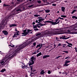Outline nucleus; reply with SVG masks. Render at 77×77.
Here are the masks:
<instances>
[{
    "label": "nucleus",
    "instance_id": "obj_1",
    "mask_svg": "<svg viewBox=\"0 0 77 77\" xmlns=\"http://www.w3.org/2000/svg\"><path fill=\"white\" fill-rule=\"evenodd\" d=\"M30 43L29 42H26L22 44L17 45L15 46L16 48H17L15 50V53H14L11 56H10L12 54H5V56L3 59H2L0 62V66H2V65H5L6 64H8L9 63V61L11 59V58H12L17 55V51H20V50L23 49V48H24L26 45H27L28 44H29Z\"/></svg>",
    "mask_w": 77,
    "mask_h": 77
},
{
    "label": "nucleus",
    "instance_id": "obj_2",
    "mask_svg": "<svg viewBox=\"0 0 77 77\" xmlns=\"http://www.w3.org/2000/svg\"><path fill=\"white\" fill-rule=\"evenodd\" d=\"M63 32H65V29H52L51 30H46L45 31V35H50L51 36L54 35H60L63 34Z\"/></svg>",
    "mask_w": 77,
    "mask_h": 77
},
{
    "label": "nucleus",
    "instance_id": "obj_3",
    "mask_svg": "<svg viewBox=\"0 0 77 77\" xmlns=\"http://www.w3.org/2000/svg\"><path fill=\"white\" fill-rule=\"evenodd\" d=\"M32 30H30V29H29L27 30V29H25L23 31V32L22 33V34L23 35H22V36H26L29 33H32V32H30Z\"/></svg>",
    "mask_w": 77,
    "mask_h": 77
},
{
    "label": "nucleus",
    "instance_id": "obj_4",
    "mask_svg": "<svg viewBox=\"0 0 77 77\" xmlns=\"http://www.w3.org/2000/svg\"><path fill=\"white\" fill-rule=\"evenodd\" d=\"M35 59L36 58L34 57H32L31 59L29 61V66H30V65H33L34 64V61H35Z\"/></svg>",
    "mask_w": 77,
    "mask_h": 77
},
{
    "label": "nucleus",
    "instance_id": "obj_5",
    "mask_svg": "<svg viewBox=\"0 0 77 77\" xmlns=\"http://www.w3.org/2000/svg\"><path fill=\"white\" fill-rule=\"evenodd\" d=\"M19 8L16 10L15 9L14 10V15H16V14H17L18 13L17 12H18V11H23V7H20V6H19Z\"/></svg>",
    "mask_w": 77,
    "mask_h": 77
},
{
    "label": "nucleus",
    "instance_id": "obj_6",
    "mask_svg": "<svg viewBox=\"0 0 77 77\" xmlns=\"http://www.w3.org/2000/svg\"><path fill=\"white\" fill-rule=\"evenodd\" d=\"M6 20V18H5L4 19L2 20L0 25V29H1V27H3L4 26V23L5 22Z\"/></svg>",
    "mask_w": 77,
    "mask_h": 77
},
{
    "label": "nucleus",
    "instance_id": "obj_7",
    "mask_svg": "<svg viewBox=\"0 0 77 77\" xmlns=\"http://www.w3.org/2000/svg\"><path fill=\"white\" fill-rule=\"evenodd\" d=\"M69 62H70V61L66 60L64 62V64L63 65L64 66H69L70 64L68 63H69Z\"/></svg>",
    "mask_w": 77,
    "mask_h": 77
},
{
    "label": "nucleus",
    "instance_id": "obj_8",
    "mask_svg": "<svg viewBox=\"0 0 77 77\" xmlns=\"http://www.w3.org/2000/svg\"><path fill=\"white\" fill-rule=\"evenodd\" d=\"M59 19V18L58 17L57 19L55 20V21H56L54 22L52 21V25H56V24H57V22L58 21Z\"/></svg>",
    "mask_w": 77,
    "mask_h": 77
},
{
    "label": "nucleus",
    "instance_id": "obj_9",
    "mask_svg": "<svg viewBox=\"0 0 77 77\" xmlns=\"http://www.w3.org/2000/svg\"><path fill=\"white\" fill-rule=\"evenodd\" d=\"M2 32L4 35H8V32L6 30H3L2 31Z\"/></svg>",
    "mask_w": 77,
    "mask_h": 77
},
{
    "label": "nucleus",
    "instance_id": "obj_10",
    "mask_svg": "<svg viewBox=\"0 0 77 77\" xmlns=\"http://www.w3.org/2000/svg\"><path fill=\"white\" fill-rule=\"evenodd\" d=\"M27 68V66H25L24 65V63H22V66H21V67L23 69H24V68H26V67Z\"/></svg>",
    "mask_w": 77,
    "mask_h": 77
},
{
    "label": "nucleus",
    "instance_id": "obj_11",
    "mask_svg": "<svg viewBox=\"0 0 77 77\" xmlns=\"http://www.w3.org/2000/svg\"><path fill=\"white\" fill-rule=\"evenodd\" d=\"M44 20L42 19H39L38 20V24H40V23H42V21Z\"/></svg>",
    "mask_w": 77,
    "mask_h": 77
},
{
    "label": "nucleus",
    "instance_id": "obj_12",
    "mask_svg": "<svg viewBox=\"0 0 77 77\" xmlns=\"http://www.w3.org/2000/svg\"><path fill=\"white\" fill-rule=\"evenodd\" d=\"M41 38V36H37L35 38L34 40V41H35L36 40H37V39H38L39 38Z\"/></svg>",
    "mask_w": 77,
    "mask_h": 77
},
{
    "label": "nucleus",
    "instance_id": "obj_13",
    "mask_svg": "<svg viewBox=\"0 0 77 77\" xmlns=\"http://www.w3.org/2000/svg\"><path fill=\"white\" fill-rule=\"evenodd\" d=\"M44 23H51V24L53 25V21L48 20V21H45V22H44Z\"/></svg>",
    "mask_w": 77,
    "mask_h": 77
},
{
    "label": "nucleus",
    "instance_id": "obj_14",
    "mask_svg": "<svg viewBox=\"0 0 77 77\" xmlns=\"http://www.w3.org/2000/svg\"><path fill=\"white\" fill-rule=\"evenodd\" d=\"M17 26V25L16 24H12L9 26L10 27H15Z\"/></svg>",
    "mask_w": 77,
    "mask_h": 77
},
{
    "label": "nucleus",
    "instance_id": "obj_15",
    "mask_svg": "<svg viewBox=\"0 0 77 77\" xmlns=\"http://www.w3.org/2000/svg\"><path fill=\"white\" fill-rule=\"evenodd\" d=\"M65 8L63 7H61V11L62 12H65Z\"/></svg>",
    "mask_w": 77,
    "mask_h": 77
},
{
    "label": "nucleus",
    "instance_id": "obj_16",
    "mask_svg": "<svg viewBox=\"0 0 77 77\" xmlns=\"http://www.w3.org/2000/svg\"><path fill=\"white\" fill-rule=\"evenodd\" d=\"M50 57V55H45L43 57V59H45V58H47V57Z\"/></svg>",
    "mask_w": 77,
    "mask_h": 77
},
{
    "label": "nucleus",
    "instance_id": "obj_17",
    "mask_svg": "<svg viewBox=\"0 0 77 77\" xmlns=\"http://www.w3.org/2000/svg\"><path fill=\"white\" fill-rule=\"evenodd\" d=\"M42 55V53L41 52H40L38 54H37V57H39V56H41Z\"/></svg>",
    "mask_w": 77,
    "mask_h": 77
},
{
    "label": "nucleus",
    "instance_id": "obj_18",
    "mask_svg": "<svg viewBox=\"0 0 77 77\" xmlns=\"http://www.w3.org/2000/svg\"><path fill=\"white\" fill-rule=\"evenodd\" d=\"M44 73H45V72H44V70H43L41 71L40 72V74L43 75L44 74Z\"/></svg>",
    "mask_w": 77,
    "mask_h": 77
},
{
    "label": "nucleus",
    "instance_id": "obj_19",
    "mask_svg": "<svg viewBox=\"0 0 77 77\" xmlns=\"http://www.w3.org/2000/svg\"><path fill=\"white\" fill-rule=\"evenodd\" d=\"M5 71H6V69H2L1 71V72H5Z\"/></svg>",
    "mask_w": 77,
    "mask_h": 77
},
{
    "label": "nucleus",
    "instance_id": "obj_20",
    "mask_svg": "<svg viewBox=\"0 0 77 77\" xmlns=\"http://www.w3.org/2000/svg\"><path fill=\"white\" fill-rule=\"evenodd\" d=\"M45 11L46 13H48V12H50V10H45Z\"/></svg>",
    "mask_w": 77,
    "mask_h": 77
},
{
    "label": "nucleus",
    "instance_id": "obj_21",
    "mask_svg": "<svg viewBox=\"0 0 77 77\" xmlns=\"http://www.w3.org/2000/svg\"><path fill=\"white\" fill-rule=\"evenodd\" d=\"M72 18L73 19H74L75 18V19H77V17L75 16H73L72 17Z\"/></svg>",
    "mask_w": 77,
    "mask_h": 77
},
{
    "label": "nucleus",
    "instance_id": "obj_22",
    "mask_svg": "<svg viewBox=\"0 0 77 77\" xmlns=\"http://www.w3.org/2000/svg\"><path fill=\"white\" fill-rule=\"evenodd\" d=\"M33 66H30V68L31 71H32V70H33Z\"/></svg>",
    "mask_w": 77,
    "mask_h": 77
},
{
    "label": "nucleus",
    "instance_id": "obj_23",
    "mask_svg": "<svg viewBox=\"0 0 77 77\" xmlns=\"http://www.w3.org/2000/svg\"><path fill=\"white\" fill-rule=\"evenodd\" d=\"M15 34L16 36H17L18 35H19V31H18V32L15 33Z\"/></svg>",
    "mask_w": 77,
    "mask_h": 77
},
{
    "label": "nucleus",
    "instance_id": "obj_24",
    "mask_svg": "<svg viewBox=\"0 0 77 77\" xmlns=\"http://www.w3.org/2000/svg\"><path fill=\"white\" fill-rule=\"evenodd\" d=\"M9 46H11V47H15V46H14V45L11 44H10V45H8Z\"/></svg>",
    "mask_w": 77,
    "mask_h": 77
},
{
    "label": "nucleus",
    "instance_id": "obj_25",
    "mask_svg": "<svg viewBox=\"0 0 77 77\" xmlns=\"http://www.w3.org/2000/svg\"><path fill=\"white\" fill-rule=\"evenodd\" d=\"M60 17H63V18H65V17H66V16L64 15H61Z\"/></svg>",
    "mask_w": 77,
    "mask_h": 77
},
{
    "label": "nucleus",
    "instance_id": "obj_26",
    "mask_svg": "<svg viewBox=\"0 0 77 77\" xmlns=\"http://www.w3.org/2000/svg\"><path fill=\"white\" fill-rule=\"evenodd\" d=\"M33 27L34 29H36L37 28V25H33Z\"/></svg>",
    "mask_w": 77,
    "mask_h": 77
},
{
    "label": "nucleus",
    "instance_id": "obj_27",
    "mask_svg": "<svg viewBox=\"0 0 77 77\" xmlns=\"http://www.w3.org/2000/svg\"><path fill=\"white\" fill-rule=\"evenodd\" d=\"M75 11H76V10H73L72 11V12L71 13V14H74V13L75 12Z\"/></svg>",
    "mask_w": 77,
    "mask_h": 77
},
{
    "label": "nucleus",
    "instance_id": "obj_28",
    "mask_svg": "<svg viewBox=\"0 0 77 77\" xmlns=\"http://www.w3.org/2000/svg\"><path fill=\"white\" fill-rule=\"evenodd\" d=\"M39 26H45V24H39Z\"/></svg>",
    "mask_w": 77,
    "mask_h": 77
},
{
    "label": "nucleus",
    "instance_id": "obj_29",
    "mask_svg": "<svg viewBox=\"0 0 77 77\" xmlns=\"http://www.w3.org/2000/svg\"><path fill=\"white\" fill-rule=\"evenodd\" d=\"M41 47V45L39 44L37 45V46L36 47V48H38V47Z\"/></svg>",
    "mask_w": 77,
    "mask_h": 77
},
{
    "label": "nucleus",
    "instance_id": "obj_30",
    "mask_svg": "<svg viewBox=\"0 0 77 77\" xmlns=\"http://www.w3.org/2000/svg\"><path fill=\"white\" fill-rule=\"evenodd\" d=\"M61 56H62V55L58 56L57 57H56V58H55V59H59V57H61Z\"/></svg>",
    "mask_w": 77,
    "mask_h": 77
},
{
    "label": "nucleus",
    "instance_id": "obj_31",
    "mask_svg": "<svg viewBox=\"0 0 77 77\" xmlns=\"http://www.w3.org/2000/svg\"><path fill=\"white\" fill-rule=\"evenodd\" d=\"M34 17H40V15H38L35 14L34 15Z\"/></svg>",
    "mask_w": 77,
    "mask_h": 77
},
{
    "label": "nucleus",
    "instance_id": "obj_32",
    "mask_svg": "<svg viewBox=\"0 0 77 77\" xmlns=\"http://www.w3.org/2000/svg\"><path fill=\"white\" fill-rule=\"evenodd\" d=\"M64 38H65V36H63L62 37H60V39H64Z\"/></svg>",
    "mask_w": 77,
    "mask_h": 77
},
{
    "label": "nucleus",
    "instance_id": "obj_33",
    "mask_svg": "<svg viewBox=\"0 0 77 77\" xmlns=\"http://www.w3.org/2000/svg\"><path fill=\"white\" fill-rule=\"evenodd\" d=\"M37 3H41V1L40 0H38V1H37Z\"/></svg>",
    "mask_w": 77,
    "mask_h": 77
},
{
    "label": "nucleus",
    "instance_id": "obj_34",
    "mask_svg": "<svg viewBox=\"0 0 77 77\" xmlns=\"http://www.w3.org/2000/svg\"><path fill=\"white\" fill-rule=\"evenodd\" d=\"M34 30L35 31H38V30H39V29H37V28H35L34 29Z\"/></svg>",
    "mask_w": 77,
    "mask_h": 77
},
{
    "label": "nucleus",
    "instance_id": "obj_35",
    "mask_svg": "<svg viewBox=\"0 0 77 77\" xmlns=\"http://www.w3.org/2000/svg\"><path fill=\"white\" fill-rule=\"evenodd\" d=\"M70 58V57H69V56H68L67 57H66L65 58V59H68H68H69V58Z\"/></svg>",
    "mask_w": 77,
    "mask_h": 77
},
{
    "label": "nucleus",
    "instance_id": "obj_36",
    "mask_svg": "<svg viewBox=\"0 0 77 77\" xmlns=\"http://www.w3.org/2000/svg\"><path fill=\"white\" fill-rule=\"evenodd\" d=\"M15 37H17V36L15 35V34L13 36V38H15Z\"/></svg>",
    "mask_w": 77,
    "mask_h": 77
},
{
    "label": "nucleus",
    "instance_id": "obj_37",
    "mask_svg": "<svg viewBox=\"0 0 77 77\" xmlns=\"http://www.w3.org/2000/svg\"><path fill=\"white\" fill-rule=\"evenodd\" d=\"M40 25H39V24H37V27H38V28H40V27H41V26H39Z\"/></svg>",
    "mask_w": 77,
    "mask_h": 77
},
{
    "label": "nucleus",
    "instance_id": "obj_38",
    "mask_svg": "<svg viewBox=\"0 0 77 77\" xmlns=\"http://www.w3.org/2000/svg\"><path fill=\"white\" fill-rule=\"evenodd\" d=\"M4 6L6 7V6H8V5H6L5 4H4L3 5Z\"/></svg>",
    "mask_w": 77,
    "mask_h": 77
},
{
    "label": "nucleus",
    "instance_id": "obj_39",
    "mask_svg": "<svg viewBox=\"0 0 77 77\" xmlns=\"http://www.w3.org/2000/svg\"><path fill=\"white\" fill-rule=\"evenodd\" d=\"M41 33H38V34H37L36 35V36H39V35H41Z\"/></svg>",
    "mask_w": 77,
    "mask_h": 77
},
{
    "label": "nucleus",
    "instance_id": "obj_40",
    "mask_svg": "<svg viewBox=\"0 0 77 77\" xmlns=\"http://www.w3.org/2000/svg\"><path fill=\"white\" fill-rule=\"evenodd\" d=\"M52 6H56V4L54 3L52 4Z\"/></svg>",
    "mask_w": 77,
    "mask_h": 77
},
{
    "label": "nucleus",
    "instance_id": "obj_41",
    "mask_svg": "<svg viewBox=\"0 0 77 77\" xmlns=\"http://www.w3.org/2000/svg\"><path fill=\"white\" fill-rule=\"evenodd\" d=\"M48 73L49 74H51V71L48 70Z\"/></svg>",
    "mask_w": 77,
    "mask_h": 77
},
{
    "label": "nucleus",
    "instance_id": "obj_42",
    "mask_svg": "<svg viewBox=\"0 0 77 77\" xmlns=\"http://www.w3.org/2000/svg\"><path fill=\"white\" fill-rule=\"evenodd\" d=\"M33 5H30V6H28V7H29V8H32V7H33Z\"/></svg>",
    "mask_w": 77,
    "mask_h": 77
},
{
    "label": "nucleus",
    "instance_id": "obj_43",
    "mask_svg": "<svg viewBox=\"0 0 77 77\" xmlns=\"http://www.w3.org/2000/svg\"><path fill=\"white\" fill-rule=\"evenodd\" d=\"M17 2H19V3L21 2L22 1L21 0H17Z\"/></svg>",
    "mask_w": 77,
    "mask_h": 77
},
{
    "label": "nucleus",
    "instance_id": "obj_44",
    "mask_svg": "<svg viewBox=\"0 0 77 77\" xmlns=\"http://www.w3.org/2000/svg\"><path fill=\"white\" fill-rule=\"evenodd\" d=\"M59 19H61V20H64V19L63 18H61L60 17H59Z\"/></svg>",
    "mask_w": 77,
    "mask_h": 77
},
{
    "label": "nucleus",
    "instance_id": "obj_45",
    "mask_svg": "<svg viewBox=\"0 0 77 77\" xmlns=\"http://www.w3.org/2000/svg\"><path fill=\"white\" fill-rule=\"evenodd\" d=\"M33 45L34 46H35V45H36V42H34V43H33Z\"/></svg>",
    "mask_w": 77,
    "mask_h": 77
},
{
    "label": "nucleus",
    "instance_id": "obj_46",
    "mask_svg": "<svg viewBox=\"0 0 77 77\" xmlns=\"http://www.w3.org/2000/svg\"><path fill=\"white\" fill-rule=\"evenodd\" d=\"M55 3V2H54V1H52V2H51L50 3H51V4L53 3Z\"/></svg>",
    "mask_w": 77,
    "mask_h": 77
},
{
    "label": "nucleus",
    "instance_id": "obj_47",
    "mask_svg": "<svg viewBox=\"0 0 77 77\" xmlns=\"http://www.w3.org/2000/svg\"><path fill=\"white\" fill-rule=\"evenodd\" d=\"M38 22V20H36V21H35V23H38V22Z\"/></svg>",
    "mask_w": 77,
    "mask_h": 77
},
{
    "label": "nucleus",
    "instance_id": "obj_48",
    "mask_svg": "<svg viewBox=\"0 0 77 77\" xmlns=\"http://www.w3.org/2000/svg\"><path fill=\"white\" fill-rule=\"evenodd\" d=\"M75 48V52H77V48L75 47V48Z\"/></svg>",
    "mask_w": 77,
    "mask_h": 77
},
{
    "label": "nucleus",
    "instance_id": "obj_49",
    "mask_svg": "<svg viewBox=\"0 0 77 77\" xmlns=\"http://www.w3.org/2000/svg\"><path fill=\"white\" fill-rule=\"evenodd\" d=\"M68 45H71L72 46V44L71 43H69V44H68Z\"/></svg>",
    "mask_w": 77,
    "mask_h": 77
},
{
    "label": "nucleus",
    "instance_id": "obj_50",
    "mask_svg": "<svg viewBox=\"0 0 77 77\" xmlns=\"http://www.w3.org/2000/svg\"><path fill=\"white\" fill-rule=\"evenodd\" d=\"M60 22V20H59L58 22H57V24H59Z\"/></svg>",
    "mask_w": 77,
    "mask_h": 77
},
{
    "label": "nucleus",
    "instance_id": "obj_51",
    "mask_svg": "<svg viewBox=\"0 0 77 77\" xmlns=\"http://www.w3.org/2000/svg\"><path fill=\"white\" fill-rule=\"evenodd\" d=\"M64 53H68V51H65Z\"/></svg>",
    "mask_w": 77,
    "mask_h": 77
},
{
    "label": "nucleus",
    "instance_id": "obj_52",
    "mask_svg": "<svg viewBox=\"0 0 77 77\" xmlns=\"http://www.w3.org/2000/svg\"><path fill=\"white\" fill-rule=\"evenodd\" d=\"M47 48V50L49 49V47H48H48H47L46 48V49Z\"/></svg>",
    "mask_w": 77,
    "mask_h": 77
},
{
    "label": "nucleus",
    "instance_id": "obj_53",
    "mask_svg": "<svg viewBox=\"0 0 77 77\" xmlns=\"http://www.w3.org/2000/svg\"><path fill=\"white\" fill-rule=\"evenodd\" d=\"M75 9V8H77V6H76L74 7Z\"/></svg>",
    "mask_w": 77,
    "mask_h": 77
},
{
    "label": "nucleus",
    "instance_id": "obj_54",
    "mask_svg": "<svg viewBox=\"0 0 77 77\" xmlns=\"http://www.w3.org/2000/svg\"><path fill=\"white\" fill-rule=\"evenodd\" d=\"M33 54H36V52H34L33 53Z\"/></svg>",
    "mask_w": 77,
    "mask_h": 77
},
{
    "label": "nucleus",
    "instance_id": "obj_55",
    "mask_svg": "<svg viewBox=\"0 0 77 77\" xmlns=\"http://www.w3.org/2000/svg\"><path fill=\"white\" fill-rule=\"evenodd\" d=\"M22 9L23 11V10H24V9H25V8H24V7H22Z\"/></svg>",
    "mask_w": 77,
    "mask_h": 77
},
{
    "label": "nucleus",
    "instance_id": "obj_56",
    "mask_svg": "<svg viewBox=\"0 0 77 77\" xmlns=\"http://www.w3.org/2000/svg\"><path fill=\"white\" fill-rule=\"evenodd\" d=\"M72 29H73L71 30V31H72V30H73V31H75V29H74V28H72Z\"/></svg>",
    "mask_w": 77,
    "mask_h": 77
},
{
    "label": "nucleus",
    "instance_id": "obj_57",
    "mask_svg": "<svg viewBox=\"0 0 77 77\" xmlns=\"http://www.w3.org/2000/svg\"><path fill=\"white\" fill-rule=\"evenodd\" d=\"M32 24L33 25L35 24V22H33V23H32Z\"/></svg>",
    "mask_w": 77,
    "mask_h": 77
},
{
    "label": "nucleus",
    "instance_id": "obj_58",
    "mask_svg": "<svg viewBox=\"0 0 77 77\" xmlns=\"http://www.w3.org/2000/svg\"><path fill=\"white\" fill-rule=\"evenodd\" d=\"M60 45H61V44L60 43L58 44V46H60Z\"/></svg>",
    "mask_w": 77,
    "mask_h": 77
},
{
    "label": "nucleus",
    "instance_id": "obj_59",
    "mask_svg": "<svg viewBox=\"0 0 77 77\" xmlns=\"http://www.w3.org/2000/svg\"><path fill=\"white\" fill-rule=\"evenodd\" d=\"M67 32H71V31L69 30L67 31Z\"/></svg>",
    "mask_w": 77,
    "mask_h": 77
},
{
    "label": "nucleus",
    "instance_id": "obj_60",
    "mask_svg": "<svg viewBox=\"0 0 77 77\" xmlns=\"http://www.w3.org/2000/svg\"><path fill=\"white\" fill-rule=\"evenodd\" d=\"M63 39H67V38H63Z\"/></svg>",
    "mask_w": 77,
    "mask_h": 77
},
{
    "label": "nucleus",
    "instance_id": "obj_61",
    "mask_svg": "<svg viewBox=\"0 0 77 77\" xmlns=\"http://www.w3.org/2000/svg\"><path fill=\"white\" fill-rule=\"evenodd\" d=\"M66 43H67V44H69V43H68V42L67 41L66 42Z\"/></svg>",
    "mask_w": 77,
    "mask_h": 77
},
{
    "label": "nucleus",
    "instance_id": "obj_62",
    "mask_svg": "<svg viewBox=\"0 0 77 77\" xmlns=\"http://www.w3.org/2000/svg\"><path fill=\"white\" fill-rule=\"evenodd\" d=\"M68 45V47H71V46L69 45Z\"/></svg>",
    "mask_w": 77,
    "mask_h": 77
},
{
    "label": "nucleus",
    "instance_id": "obj_63",
    "mask_svg": "<svg viewBox=\"0 0 77 77\" xmlns=\"http://www.w3.org/2000/svg\"><path fill=\"white\" fill-rule=\"evenodd\" d=\"M67 38V39H69V37H66Z\"/></svg>",
    "mask_w": 77,
    "mask_h": 77
},
{
    "label": "nucleus",
    "instance_id": "obj_64",
    "mask_svg": "<svg viewBox=\"0 0 77 77\" xmlns=\"http://www.w3.org/2000/svg\"><path fill=\"white\" fill-rule=\"evenodd\" d=\"M15 30L16 31H17V28H16L15 29Z\"/></svg>",
    "mask_w": 77,
    "mask_h": 77
}]
</instances>
